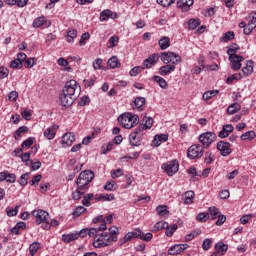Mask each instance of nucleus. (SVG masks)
Instances as JSON below:
<instances>
[{
	"label": "nucleus",
	"instance_id": "f257e3e1",
	"mask_svg": "<svg viewBox=\"0 0 256 256\" xmlns=\"http://www.w3.org/2000/svg\"><path fill=\"white\" fill-rule=\"evenodd\" d=\"M93 179H95V173L91 170H84L79 174L76 185L79 189L87 191V189L91 187V181H93Z\"/></svg>",
	"mask_w": 256,
	"mask_h": 256
},
{
	"label": "nucleus",
	"instance_id": "f03ea898",
	"mask_svg": "<svg viewBox=\"0 0 256 256\" xmlns=\"http://www.w3.org/2000/svg\"><path fill=\"white\" fill-rule=\"evenodd\" d=\"M32 215L35 218L36 224L42 225V229L45 231H49L51 229V225H49V212L43 209H38L33 210Z\"/></svg>",
	"mask_w": 256,
	"mask_h": 256
},
{
	"label": "nucleus",
	"instance_id": "7ed1b4c3",
	"mask_svg": "<svg viewBox=\"0 0 256 256\" xmlns=\"http://www.w3.org/2000/svg\"><path fill=\"white\" fill-rule=\"evenodd\" d=\"M118 122L124 129H133L139 123V116L124 113L118 117Z\"/></svg>",
	"mask_w": 256,
	"mask_h": 256
},
{
	"label": "nucleus",
	"instance_id": "20e7f679",
	"mask_svg": "<svg viewBox=\"0 0 256 256\" xmlns=\"http://www.w3.org/2000/svg\"><path fill=\"white\" fill-rule=\"evenodd\" d=\"M115 241H117L116 237L111 238L108 233H101L95 236L93 247L95 249H103V247H109Z\"/></svg>",
	"mask_w": 256,
	"mask_h": 256
},
{
	"label": "nucleus",
	"instance_id": "39448f33",
	"mask_svg": "<svg viewBox=\"0 0 256 256\" xmlns=\"http://www.w3.org/2000/svg\"><path fill=\"white\" fill-rule=\"evenodd\" d=\"M205 153L204 147L201 144H193L187 150V157L190 159H201Z\"/></svg>",
	"mask_w": 256,
	"mask_h": 256
},
{
	"label": "nucleus",
	"instance_id": "423d86ee",
	"mask_svg": "<svg viewBox=\"0 0 256 256\" xmlns=\"http://www.w3.org/2000/svg\"><path fill=\"white\" fill-rule=\"evenodd\" d=\"M160 57L165 65H169V63H172V65H179V63H181V56L174 52H162Z\"/></svg>",
	"mask_w": 256,
	"mask_h": 256
},
{
	"label": "nucleus",
	"instance_id": "0eeeda50",
	"mask_svg": "<svg viewBox=\"0 0 256 256\" xmlns=\"http://www.w3.org/2000/svg\"><path fill=\"white\" fill-rule=\"evenodd\" d=\"M161 168L169 177H173L177 171H179V161L171 160L166 163H163Z\"/></svg>",
	"mask_w": 256,
	"mask_h": 256
},
{
	"label": "nucleus",
	"instance_id": "6e6552de",
	"mask_svg": "<svg viewBox=\"0 0 256 256\" xmlns=\"http://www.w3.org/2000/svg\"><path fill=\"white\" fill-rule=\"evenodd\" d=\"M199 141L202 143L205 149L209 148L212 143L217 141V134L214 132H205L199 136Z\"/></svg>",
	"mask_w": 256,
	"mask_h": 256
},
{
	"label": "nucleus",
	"instance_id": "1a4fd4ad",
	"mask_svg": "<svg viewBox=\"0 0 256 256\" xmlns=\"http://www.w3.org/2000/svg\"><path fill=\"white\" fill-rule=\"evenodd\" d=\"M76 91H77V81L75 80H70L66 82L64 88L62 89V93H65L66 95H70L75 99H77V94H75Z\"/></svg>",
	"mask_w": 256,
	"mask_h": 256
},
{
	"label": "nucleus",
	"instance_id": "9d476101",
	"mask_svg": "<svg viewBox=\"0 0 256 256\" xmlns=\"http://www.w3.org/2000/svg\"><path fill=\"white\" fill-rule=\"evenodd\" d=\"M216 149L220 151V155H222V157H227L233 153V149H231V143L225 141H219L217 143Z\"/></svg>",
	"mask_w": 256,
	"mask_h": 256
},
{
	"label": "nucleus",
	"instance_id": "9b49d317",
	"mask_svg": "<svg viewBox=\"0 0 256 256\" xmlns=\"http://www.w3.org/2000/svg\"><path fill=\"white\" fill-rule=\"evenodd\" d=\"M157 63H159V54L154 53L143 61L142 66L143 69H151V67H155Z\"/></svg>",
	"mask_w": 256,
	"mask_h": 256
},
{
	"label": "nucleus",
	"instance_id": "f8f14e48",
	"mask_svg": "<svg viewBox=\"0 0 256 256\" xmlns=\"http://www.w3.org/2000/svg\"><path fill=\"white\" fill-rule=\"evenodd\" d=\"M186 249H189V244H175L168 249V255H181V253H183V251H186Z\"/></svg>",
	"mask_w": 256,
	"mask_h": 256
},
{
	"label": "nucleus",
	"instance_id": "ddd939ff",
	"mask_svg": "<svg viewBox=\"0 0 256 256\" xmlns=\"http://www.w3.org/2000/svg\"><path fill=\"white\" fill-rule=\"evenodd\" d=\"M75 99L77 98L65 94L64 92H62L59 96L60 103L63 107H71V105H73V103L75 102Z\"/></svg>",
	"mask_w": 256,
	"mask_h": 256
},
{
	"label": "nucleus",
	"instance_id": "4468645a",
	"mask_svg": "<svg viewBox=\"0 0 256 256\" xmlns=\"http://www.w3.org/2000/svg\"><path fill=\"white\" fill-rule=\"evenodd\" d=\"M229 61L231 63V69L233 71H239V69H241V62L245 61V58L243 56H231L229 57Z\"/></svg>",
	"mask_w": 256,
	"mask_h": 256
},
{
	"label": "nucleus",
	"instance_id": "2eb2a0df",
	"mask_svg": "<svg viewBox=\"0 0 256 256\" xmlns=\"http://www.w3.org/2000/svg\"><path fill=\"white\" fill-rule=\"evenodd\" d=\"M75 133L67 132L62 136V147H71L75 143Z\"/></svg>",
	"mask_w": 256,
	"mask_h": 256
},
{
	"label": "nucleus",
	"instance_id": "dca6fc26",
	"mask_svg": "<svg viewBox=\"0 0 256 256\" xmlns=\"http://www.w3.org/2000/svg\"><path fill=\"white\" fill-rule=\"evenodd\" d=\"M119 17V15H117V13L109 10V9H106V10H103L101 13H100V21H109V19H117Z\"/></svg>",
	"mask_w": 256,
	"mask_h": 256
},
{
	"label": "nucleus",
	"instance_id": "f3484780",
	"mask_svg": "<svg viewBox=\"0 0 256 256\" xmlns=\"http://www.w3.org/2000/svg\"><path fill=\"white\" fill-rule=\"evenodd\" d=\"M58 129V125L48 127L46 130H44V137H46V139H48L49 141H52V139H55V135H57Z\"/></svg>",
	"mask_w": 256,
	"mask_h": 256
},
{
	"label": "nucleus",
	"instance_id": "a211bd4d",
	"mask_svg": "<svg viewBox=\"0 0 256 256\" xmlns=\"http://www.w3.org/2000/svg\"><path fill=\"white\" fill-rule=\"evenodd\" d=\"M167 141H169V135L157 134L154 136L153 145L154 147H160L161 143H167Z\"/></svg>",
	"mask_w": 256,
	"mask_h": 256
},
{
	"label": "nucleus",
	"instance_id": "6ab92c4d",
	"mask_svg": "<svg viewBox=\"0 0 256 256\" xmlns=\"http://www.w3.org/2000/svg\"><path fill=\"white\" fill-rule=\"evenodd\" d=\"M32 27H34V29H39V27H49V24H47V18H45V16L35 18L32 23Z\"/></svg>",
	"mask_w": 256,
	"mask_h": 256
},
{
	"label": "nucleus",
	"instance_id": "aec40b11",
	"mask_svg": "<svg viewBox=\"0 0 256 256\" xmlns=\"http://www.w3.org/2000/svg\"><path fill=\"white\" fill-rule=\"evenodd\" d=\"M234 127L231 124H226L222 127V130L219 132L218 137L220 139H225V137H229V133H233Z\"/></svg>",
	"mask_w": 256,
	"mask_h": 256
},
{
	"label": "nucleus",
	"instance_id": "412c9836",
	"mask_svg": "<svg viewBox=\"0 0 256 256\" xmlns=\"http://www.w3.org/2000/svg\"><path fill=\"white\" fill-rule=\"evenodd\" d=\"M193 5V0H178L177 7L182 11H189L191 6Z\"/></svg>",
	"mask_w": 256,
	"mask_h": 256
},
{
	"label": "nucleus",
	"instance_id": "4be33fe9",
	"mask_svg": "<svg viewBox=\"0 0 256 256\" xmlns=\"http://www.w3.org/2000/svg\"><path fill=\"white\" fill-rule=\"evenodd\" d=\"M175 71V65L167 64L159 69V74L162 75V77H165V75H169L170 73H173Z\"/></svg>",
	"mask_w": 256,
	"mask_h": 256
},
{
	"label": "nucleus",
	"instance_id": "5701e85b",
	"mask_svg": "<svg viewBox=\"0 0 256 256\" xmlns=\"http://www.w3.org/2000/svg\"><path fill=\"white\" fill-rule=\"evenodd\" d=\"M239 111H241V104L235 102L228 106L226 113L227 115H235V113H239Z\"/></svg>",
	"mask_w": 256,
	"mask_h": 256
},
{
	"label": "nucleus",
	"instance_id": "b1692460",
	"mask_svg": "<svg viewBox=\"0 0 256 256\" xmlns=\"http://www.w3.org/2000/svg\"><path fill=\"white\" fill-rule=\"evenodd\" d=\"M145 103H147L145 97H136L134 100V109H137L138 111H143Z\"/></svg>",
	"mask_w": 256,
	"mask_h": 256
},
{
	"label": "nucleus",
	"instance_id": "393cba45",
	"mask_svg": "<svg viewBox=\"0 0 256 256\" xmlns=\"http://www.w3.org/2000/svg\"><path fill=\"white\" fill-rule=\"evenodd\" d=\"M142 233L141 230L137 229L134 232H128L124 236V243H127V241H131V239H139L141 237Z\"/></svg>",
	"mask_w": 256,
	"mask_h": 256
},
{
	"label": "nucleus",
	"instance_id": "a878e982",
	"mask_svg": "<svg viewBox=\"0 0 256 256\" xmlns=\"http://www.w3.org/2000/svg\"><path fill=\"white\" fill-rule=\"evenodd\" d=\"M158 45L162 51H165V49H169V47H171V39L164 36L158 41Z\"/></svg>",
	"mask_w": 256,
	"mask_h": 256
},
{
	"label": "nucleus",
	"instance_id": "bb28decb",
	"mask_svg": "<svg viewBox=\"0 0 256 256\" xmlns=\"http://www.w3.org/2000/svg\"><path fill=\"white\" fill-rule=\"evenodd\" d=\"M199 25H201V20L199 18H191L188 20L187 29H189V31H195Z\"/></svg>",
	"mask_w": 256,
	"mask_h": 256
},
{
	"label": "nucleus",
	"instance_id": "cd10ccee",
	"mask_svg": "<svg viewBox=\"0 0 256 256\" xmlns=\"http://www.w3.org/2000/svg\"><path fill=\"white\" fill-rule=\"evenodd\" d=\"M152 81H154L155 83H158V85H159V87H161V89L169 88V84L167 83V80L161 76H153Z\"/></svg>",
	"mask_w": 256,
	"mask_h": 256
},
{
	"label": "nucleus",
	"instance_id": "c85d7f7f",
	"mask_svg": "<svg viewBox=\"0 0 256 256\" xmlns=\"http://www.w3.org/2000/svg\"><path fill=\"white\" fill-rule=\"evenodd\" d=\"M77 239H79V234H77V232L62 235V241L64 243H72V241H77Z\"/></svg>",
	"mask_w": 256,
	"mask_h": 256
},
{
	"label": "nucleus",
	"instance_id": "c756f323",
	"mask_svg": "<svg viewBox=\"0 0 256 256\" xmlns=\"http://www.w3.org/2000/svg\"><path fill=\"white\" fill-rule=\"evenodd\" d=\"M242 73L244 77H249L253 73V61L248 60L246 66L242 68Z\"/></svg>",
	"mask_w": 256,
	"mask_h": 256
},
{
	"label": "nucleus",
	"instance_id": "7c9ffc66",
	"mask_svg": "<svg viewBox=\"0 0 256 256\" xmlns=\"http://www.w3.org/2000/svg\"><path fill=\"white\" fill-rule=\"evenodd\" d=\"M129 141H130V145H132V147H139V145H141V139L139 138V135H137V134L131 133L129 135Z\"/></svg>",
	"mask_w": 256,
	"mask_h": 256
},
{
	"label": "nucleus",
	"instance_id": "2f4dec72",
	"mask_svg": "<svg viewBox=\"0 0 256 256\" xmlns=\"http://www.w3.org/2000/svg\"><path fill=\"white\" fill-rule=\"evenodd\" d=\"M239 49H241V47H239L237 43H233L229 46L227 50V55H229V57H236L237 51H239Z\"/></svg>",
	"mask_w": 256,
	"mask_h": 256
},
{
	"label": "nucleus",
	"instance_id": "473e14b6",
	"mask_svg": "<svg viewBox=\"0 0 256 256\" xmlns=\"http://www.w3.org/2000/svg\"><path fill=\"white\" fill-rule=\"evenodd\" d=\"M235 39V32L228 31L222 35L220 38V41H223V43H229V41H233Z\"/></svg>",
	"mask_w": 256,
	"mask_h": 256
},
{
	"label": "nucleus",
	"instance_id": "72a5a7b5",
	"mask_svg": "<svg viewBox=\"0 0 256 256\" xmlns=\"http://www.w3.org/2000/svg\"><path fill=\"white\" fill-rule=\"evenodd\" d=\"M39 249H41V243L39 242H33L32 244H30L29 246V254L31 256H35L37 255V251H39Z\"/></svg>",
	"mask_w": 256,
	"mask_h": 256
},
{
	"label": "nucleus",
	"instance_id": "f704fd0d",
	"mask_svg": "<svg viewBox=\"0 0 256 256\" xmlns=\"http://www.w3.org/2000/svg\"><path fill=\"white\" fill-rule=\"evenodd\" d=\"M184 195H185L184 204L185 205H192L193 199H195V192L190 190V191L185 192Z\"/></svg>",
	"mask_w": 256,
	"mask_h": 256
},
{
	"label": "nucleus",
	"instance_id": "c9c22d12",
	"mask_svg": "<svg viewBox=\"0 0 256 256\" xmlns=\"http://www.w3.org/2000/svg\"><path fill=\"white\" fill-rule=\"evenodd\" d=\"M208 213L210 215V219H213V220L217 219V217L221 215L219 208H217L215 206L209 207Z\"/></svg>",
	"mask_w": 256,
	"mask_h": 256
},
{
	"label": "nucleus",
	"instance_id": "e433bc0d",
	"mask_svg": "<svg viewBox=\"0 0 256 256\" xmlns=\"http://www.w3.org/2000/svg\"><path fill=\"white\" fill-rule=\"evenodd\" d=\"M108 65L111 69H119V67H121V63L119 62L117 56L110 58L108 60Z\"/></svg>",
	"mask_w": 256,
	"mask_h": 256
},
{
	"label": "nucleus",
	"instance_id": "4c0bfd02",
	"mask_svg": "<svg viewBox=\"0 0 256 256\" xmlns=\"http://www.w3.org/2000/svg\"><path fill=\"white\" fill-rule=\"evenodd\" d=\"M27 131H29V128L27 126L19 127L14 134V139H16V141H19V139H21V135H23V133H27Z\"/></svg>",
	"mask_w": 256,
	"mask_h": 256
},
{
	"label": "nucleus",
	"instance_id": "58836bf2",
	"mask_svg": "<svg viewBox=\"0 0 256 256\" xmlns=\"http://www.w3.org/2000/svg\"><path fill=\"white\" fill-rule=\"evenodd\" d=\"M217 95H219L218 90H211L204 92L202 98L204 99V101H209V99H212V97H217Z\"/></svg>",
	"mask_w": 256,
	"mask_h": 256
},
{
	"label": "nucleus",
	"instance_id": "ea45409f",
	"mask_svg": "<svg viewBox=\"0 0 256 256\" xmlns=\"http://www.w3.org/2000/svg\"><path fill=\"white\" fill-rule=\"evenodd\" d=\"M256 137V134H255V131H248V132H245L241 135L240 139L242 141H251L253 139H255Z\"/></svg>",
	"mask_w": 256,
	"mask_h": 256
},
{
	"label": "nucleus",
	"instance_id": "a19ab883",
	"mask_svg": "<svg viewBox=\"0 0 256 256\" xmlns=\"http://www.w3.org/2000/svg\"><path fill=\"white\" fill-rule=\"evenodd\" d=\"M119 44V37L117 35H114L110 37L109 41L107 42L108 49H113V47H117Z\"/></svg>",
	"mask_w": 256,
	"mask_h": 256
},
{
	"label": "nucleus",
	"instance_id": "79ce46f5",
	"mask_svg": "<svg viewBox=\"0 0 256 256\" xmlns=\"http://www.w3.org/2000/svg\"><path fill=\"white\" fill-rule=\"evenodd\" d=\"M227 249H229V246H227V244L223 242H219L215 245V251H218L219 253H223V255L227 253Z\"/></svg>",
	"mask_w": 256,
	"mask_h": 256
},
{
	"label": "nucleus",
	"instance_id": "37998d69",
	"mask_svg": "<svg viewBox=\"0 0 256 256\" xmlns=\"http://www.w3.org/2000/svg\"><path fill=\"white\" fill-rule=\"evenodd\" d=\"M35 143V138L33 137H29L26 140H24L21 144V148L22 149H29L33 146V144Z\"/></svg>",
	"mask_w": 256,
	"mask_h": 256
},
{
	"label": "nucleus",
	"instance_id": "c03bdc74",
	"mask_svg": "<svg viewBox=\"0 0 256 256\" xmlns=\"http://www.w3.org/2000/svg\"><path fill=\"white\" fill-rule=\"evenodd\" d=\"M178 226L177 224H173L172 226H167L166 227V231H165V235L166 237H173V235L175 234V231H177Z\"/></svg>",
	"mask_w": 256,
	"mask_h": 256
},
{
	"label": "nucleus",
	"instance_id": "a18cd8bd",
	"mask_svg": "<svg viewBox=\"0 0 256 256\" xmlns=\"http://www.w3.org/2000/svg\"><path fill=\"white\" fill-rule=\"evenodd\" d=\"M75 38H77V30L76 29H70L67 32V36H66L67 42L68 43H73Z\"/></svg>",
	"mask_w": 256,
	"mask_h": 256
},
{
	"label": "nucleus",
	"instance_id": "49530a36",
	"mask_svg": "<svg viewBox=\"0 0 256 256\" xmlns=\"http://www.w3.org/2000/svg\"><path fill=\"white\" fill-rule=\"evenodd\" d=\"M82 195H85V189H79L78 186L76 191L72 193V199H74V201H79Z\"/></svg>",
	"mask_w": 256,
	"mask_h": 256
},
{
	"label": "nucleus",
	"instance_id": "de8ad7c7",
	"mask_svg": "<svg viewBox=\"0 0 256 256\" xmlns=\"http://www.w3.org/2000/svg\"><path fill=\"white\" fill-rule=\"evenodd\" d=\"M142 126H144V129H151L153 127V119L145 116L142 120Z\"/></svg>",
	"mask_w": 256,
	"mask_h": 256
},
{
	"label": "nucleus",
	"instance_id": "09e8293b",
	"mask_svg": "<svg viewBox=\"0 0 256 256\" xmlns=\"http://www.w3.org/2000/svg\"><path fill=\"white\" fill-rule=\"evenodd\" d=\"M97 201H115L114 194H100L97 198Z\"/></svg>",
	"mask_w": 256,
	"mask_h": 256
},
{
	"label": "nucleus",
	"instance_id": "8fccbe9b",
	"mask_svg": "<svg viewBox=\"0 0 256 256\" xmlns=\"http://www.w3.org/2000/svg\"><path fill=\"white\" fill-rule=\"evenodd\" d=\"M28 181H29V173L22 174L18 179V183L19 185H21V187H25L29 183Z\"/></svg>",
	"mask_w": 256,
	"mask_h": 256
},
{
	"label": "nucleus",
	"instance_id": "3c124183",
	"mask_svg": "<svg viewBox=\"0 0 256 256\" xmlns=\"http://www.w3.org/2000/svg\"><path fill=\"white\" fill-rule=\"evenodd\" d=\"M105 191H117V183L115 181H108L104 185Z\"/></svg>",
	"mask_w": 256,
	"mask_h": 256
},
{
	"label": "nucleus",
	"instance_id": "603ef678",
	"mask_svg": "<svg viewBox=\"0 0 256 256\" xmlns=\"http://www.w3.org/2000/svg\"><path fill=\"white\" fill-rule=\"evenodd\" d=\"M17 213H19V206L13 207H7L6 208V214L8 217H16Z\"/></svg>",
	"mask_w": 256,
	"mask_h": 256
},
{
	"label": "nucleus",
	"instance_id": "864d4df0",
	"mask_svg": "<svg viewBox=\"0 0 256 256\" xmlns=\"http://www.w3.org/2000/svg\"><path fill=\"white\" fill-rule=\"evenodd\" d=\"M156 211L160 217H165V215H169V210H167V206L160 205L156 208Z\"/></svg>",
	"mask_w": 256,
	"mask_h": 256
},
{
	"label": "nucleus",
	"instance_id": "5fc2aeb1",
	"mask_svg": "<svg viewBox=\"0 0 256 256\" xmlns=\"http://www.w3.org/2000/svg\"><path fill=\"white\" fill-rule=\"evenodd\" d=\"M209 220V213L201 212L196 216V221L200 223H206Z\"/></svg>",
	"mask_w": 256,
	"mask_h": 256
},
{
	"label": "nucleus",
	"instance_id": "6e6d98bb",
	"mask_svg": "<svg viewBox=\"0 0 256 256\" xmlns=\"http://www.w3.org/2000/svg\"><path fill=\"white\" fill-rule=\"evenodd\" d=\"M243 76L241 73L239 74H233L232 76L228 77L226 80L227 85H232L234 81H239Z\"/></svg>",
	"mask_w": 256,
	"mask_h": 256
},
{
	"label": "nucleus",
	"instance_id": "4d7b16f0",
	"mask_svg": "<svg viewBox=\"0 0 256 256\" xmlns=\"http://www.w3.org/2000/svg\"><path fill=\"white\" fill-rule=\"evenodd\" d=\"M85 211H87V208L83 207V206H78L74 209L72 215L74 217H80V215H83V213H85Z\"/></svg>",
	"mask_w": 256,
	"mask_h": 256
},
{
	"label": "nucleus",
	"instance_id": "13d9d810",
	"mask_svg": "<svg viewBox=\"0 0 256 256\" xmlns=\"http://www.w3.org/2000/svg\"><path fill=\"white\" fill-rule=\"evenodd\" d=\"M145 68L143 66H135L130 70V76L131 77H137L139 73H141Z\"/></svg>",
	"mask_w": 256,
	"mask_h": 256
},
{
	"label": "nucleus",
	"instance_id": "bf43d9fd",
	"mask_svg": "<svg viewBox=\"0 0 256 256\" xmlns=\"http://www.w3.org/2000/svg\"><path fill=\"white\" fill-rule=\"evenodd\" d=\"M20 159H22V161L24 163H26V165H29V163H31V152H25L20 154Z\"/></svg>",
	"mask_w": 256,
	"mask_h": 256
},
{
	"label": "nucleus",
	"instance_id": "052dcab7",
	"mask_svg": "<svg viewBox=\"0 0 256 256\" xmlns=\"http://www.w3.org/2000/svg\"><path fill=\"white\" fill-rule=\"evenodd\" d=\"M119 235V228L118 227H111L109 228V234L108 237H110V239H113V237L116 238L117 241V236Z\"/></svg>",
	"mask_w": 256,
	"mask_h": 256
},
{
	"label": "nucleus",
	"instance_id": "680f3d73",
	"mask_svg": "<svg viewBox=\"0 0 256 256\" xmlns=\"http://www.w3.org/2000/svg\"><path fill=\"white\" fill-rule=\"evenodd\" d=\"M169 226V223L165 221L157 222L154 226V231H161V229H166Z\"/></svg>",
	"mask_w": 256,
	"mask_h": 256
},
{
	"label": "nucleus",
	"instance_id": "e2e57ef3",
	"mask_svg": "<svg viewBox=\"0 0 256 256\" xmlns=\"http://www.w3.org/2000/svg\"><path fill=\"white\" fill-rule=\"evenodd\" d=\"M10 67L12 69H22L23 68V63L16 58V59L11 61Z\"/></svg>",
	"mask_w": 256,
	"mask_h": 256
},
{
	"label": "nucleus",
	"instance_id": "0e129e2a",
	"mask_svg": "<svg viewBox=\"0 0 256 256\" xmlns=\"http://www.w3.org/2000/svg\"><path fill=\"white\" fill-rule=\"evenodd\" d=\"M125 181H126V184L125 185H123L122 187H123V189H129V187L131 186V185H133V181H135V178H133V176H131V175H126L125 176Z\"/></svg>",
	"mask_w": 256,
	"mask_h": 256
},
{
	"label": "nucleus",
	"instance_id": "69168bd1",
	"mask_svg": "<svg viewBox=\"0 0 256 256\" xmlns=\"http://www.w3.org/2000/svg\"><path fill=\"white\" fill-rule=\"evenodd\" d=\"M158 5H161V7H171L173 3H175V0H156Z\"/></svg>",
	"mask_w": 256,
	"mask_h": 256
},
{
	"label": "nucleus",
	"instance_id": "338daca9",
	"mask_svg": "<svg viewBox=\"0 0 256 256\" xmlns=\"http://www.w3.org/2000/svg\"><path fill=\"white\" fill-rule=\"evenodd\" d=\"M248 23L256 27V11H252L248 16Z\"/></svg>",
	"mask_w": 256,
	"mask_h": 256
},
{
	"label": "nucleus",
	"instance_id": "774afa93",
	"mask_svg": "<svg viewBox=\"0 0 256 256\" xmlns=\"http://www.w3.org/2000/svg\"><path fill=\"white\" fill-rule=\"evenodd\" d=\"M123 174H124L123 169L118 168L111 172V177H112V179H117L118 177H123Z\"/></svg>",
	"mask_w": 256,
	"mask_h": 256
}]
</instances>
